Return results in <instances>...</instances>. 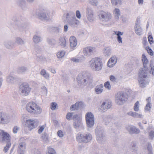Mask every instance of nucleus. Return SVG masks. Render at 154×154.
I'll use <instances>...</instances> for the list:
<instances>
[{
    "instance_id": "nucleus-1",
    "label": "nucleus",
    "mask_w": 154,
    "mask_h": 154,
    "mask_svg": "<svg viewBox=\"0 0 154 154\" xmlns=\"http://www.w3.org/2000/svg\"><path fill=\"white\" fill-rule=\"evenodd\" d=\"M89 65L92 70L98 71L102 69L103 63L100 58L95 57L89 61Z\"/></svg>"
},
{
    "instance_id": "nucleus-2",
    "label": "nucleus",
    "mask_w": 154,
    "mask_h": 154,
    "mask_svg": "<svg viewBox=\"0 0 154 154\" xmlns=\"http://www.w3.org/2000/svg\"><path fill=\"white\" fill-rule=\"evenodd\" d=\"M147 72H146V69H145L140 70L138 81L140 86L142 88L145 87L149 82V80L147 78Z\"/></svg>"
},
{
    "instance_id": "nucleus-3",
    "label": "nucleus",
    "mask_w": 154,
    "mask_h": 154,
    "mask_svg": "<svg viewBox=\"0 0 154 154\" xmlns=\"http://www.w3.org/2000/svg\"><path fill=\"white\" fill-rule=\"evenodd\" d=\"M78 83L80 85H85L88 82H91L92 78L86 74L83 73L79 74L77 78Z\"/></svg>"
},
{
    "instance_id": "nucleus-4",
    "label": "nucleus",
    "mask_w": 154,
    "mask_h": 154,
    "mask_svg": "<svg viewBox=\"0 0 154 154\" xmlns=\"http://www.w3.org/2000/svg\"><path fill=\"white\" fill-rule=\"evenodd\" d=\"M96 139L99 143H103L106 140L105 134L103 128L101 127L97 126L95 131Z\"/></svg>"
},
{
    "instance_id": "nucleus-5",
    "label": "nucleus",
    "mask_w": 154,
    "mask_h": 154,
    "mask_svg": "<svg viewBox=\"0 0 154 154\" xmlns=\"http://www.w3.org/2000/svg\"><path fill=\"white\" fill-rule=\"evenodd\" d=\"M127 96L123 92H118L116 95L115 100L116 103L119 105L123 104L127 100Z\"/></svg>"
},
{
    "instance_id": "nucleus-6",
    "label": "nucleus",
    "mask_w": 154,
    "mask_h": 154,
    "mask_svg": "<svg viewBox=\"0 0 154 154\" xmlns=\"http://www.w3.org/2000/svg\"><path fill=\"white\" fill-rule=\"evenodd\" d=\"M92 135L89 133H79L76 136L77 140L79 142L87 143L90 141L92 139Z\"/></svg>"
},
{
    "instance_id": "nucleus-7",
    "label": "nucleus",
    "mask_w": 154,
    "mask_h": 154,
    "mask_svg": "<svg viewBox=\"0 0 154 154\" xmlns=\"http://www.w3.org/2000/svg\"><path fill=\"white\" fill-rule=\"evenodd\" d=\"M66 18L68 23L71 26L75 27L77 25L78 21L76 19L74 13L70 12L67 13Z\"/></svg>"
},
{
    "instance_id": "nucleus-8",
    "label": "nucleus",
    "mask_w": 154,
    "mask_h": 154,
    "mask_svg": "<svg viewBox=\"0 0 154 154\" xmlns=\"http://www.w3.org/2000/svg\"><path fill=\"white\" fill-rule=\"evenodd\" d=\"M98 16L100 21L103 23L109 21L112 18V15L110 12L103 11H100Z\"/></svg>"
},
{
    "instance_id": "nucleus-9",
    "label": "nucleus",
    "mask_w": 154,
    "mask_h": 154,
    "mask_svg": "<svg viewBox=\"0 0 154 154\" xmlns=\"http://www.w3.org/2000/svg\"><path fill=\"white\" fill-rule=\"evenodd\" d=\"M85 119L87 126L89 128L93 127L94 124V117L91 112H88L86 113Z\"/></svg>"
},
{
    "instance_id": "nucleus-10",
    "label": "nucleus",
    "mask_w": 154,
    "mask_h": 154,
    "mask_svg": "<svg viewBox=\"0 0 154 154\" xmlns=\"http://www.w3.org/2000/svg\"><path fill=\"white\" fill-rule=\"evenodd\" d=\"M31 90V88L28 84L23 83L20 85L19 91L21 95L26 96L29 94Z\"/></svg>"
},
{
    "instance_id": "nucleus-11",
    "label": "nucleus",
    "mask_w": 154,
    "mask_h": 154,
    "mask_svg": "<svg viewBox=\"0 0 154 154\" xmlns=\"http://www.w3.org/2000/svg\"><path fill=\"white\" fill-rule=\"evenodd\" d=\"M11 120V116L8 113L3 112H0V124H7Z\"/></svg>"
},
{
    "instance_id": "nucleus-12",
    "label": "nucleus",
    "mask_w": 154,
    "mask_h": 154,
    "mask_svg": "<svg viewBox=\"0 0 154 154\" xmlns=\"http://www.w3.org/2000/svg\"><path fill=\"white\" fill-rule=\"evenodd\" d=\"M11 136L8 133L0 130V142L2 143L10 142Z\"/></svg>"
},
{
    "instance_id": "nucleus-13",
    "label": "nucleus",
    "mask_w": 154,
    "mask_h": 154,
    "mask_svg": "<svg viewBox=\"0 0 154 154\" xmlns=\"http://www.w3.org/2000/svg\"><path fill=\"white\" fill-rule=\"evenodd\" d=\"M26 140L25 137L21 138L19 140L17 150L18 154H24L26 146V143L25 141Z\"/></svg>"
},
{
    "instance_id": "nucleus-14",
    "label": "nucleus",
    "mask_w": 154,
    "mask_h": 154,
    "mask_svg": "<svg viewBox=\"0 0 154 154\" xmlns=\"http://www.w3.org/2000/svg\"><path fill=\"white\" fill-rule=\"evenodd\" d=\"M86 17L90 22H92L95 20L94 13L91 8L87 7L86 8Z\"/></svg>"
},
{
    "instance_id": "nucleus-15",
    "label": "nucleus",
    "mask_w": 154,
    "mask_h": 154,
    "mask_svg": "<svg viewBox=\"0 0 154 154\" xmlns=\"http://www.w3.org/2000/svg\"><path fill=\"white\" fill-rule=\"evenodd\" d=\"M26 124L29 130L36 128L38 125V121L36 120L30 119L27 121Z\"/></svg>"
},
{
    "instance_id": "nucleus-16",
    "label": "nucleus",
    "mask_w": 154,
    "mask_h": 154,
    "mask_svg": "<svg viewBox=\"0 0 154 154\" xmlns=\"http://www.w3.org/2000/svg\"><path fill=\"white\" fill-rule=\"evenodd\" d=\"M140 19L137 18L135 23L134 29L135 32L138 35L142 34V29L140 26Z\"/></svg>"
},
{
    "instance_id": "nucleus-17",
    "label": "nucleus",
    "mask_w": 154,
    "mask_h": 154,
    "mask_svg": "<svg viewBox=\"0 0 154 154\" xmlns=\"http://www.w3.org/2000/svg\"><path fill=\"white\" fill-rule=\"evenodd\" d=\"M95 51V48L91 47H86L84 48L83 50L84 54L87 57L93 54Z\"/></svg>"
},
{
    "instance_id": "nucleus-18",
    "label": "nucleus",
    "mask_w": 154,
    "mask_h": 154,
    "mask_svg": "<svg viewBox=\"0 0 154 154\" xmlns=\"http://www.w3.org/2000/svg\"><path fill=\"white\" fill-rule=\"evenodd\" d=\"M40 17L42 20H48L50 19L51 17L50 12L48 11L42 12L40 14Z\"/></svg>"
},
{
    "instance_id": "nucleus-19",
    "label": "nucleus",
    "mask_w": 154,
    "mask_h": 154,
    "mask_svg": "<svg viewBox=\"0 0 154 154\" xmlns=\"http://www.w3.org/2000/svg\"><path fill=\"white\" fill-rule=\"evenodd\" d=\"M126 129L130 134H138L140 132V130L133 126L129 125L127 127Z\"/></svg>"
},
{
    "instance_id": "nucleus-20",
    "label": "nucleus",
    "mask_w": 154,
    "mask_h": 154,
    "mask_svg": "<svg viewBox=\"0 0 154 154\" xmlns=\"http://www.w3.org/2000/svg\"><path fill=\"white\" fill-rule=\"evenodd\" d=\"M117 61V57L115 56H112L110 58L108 63V66L109 67H112L116 64Z\"/></svg>"
},
{
    "instance_id": "nucleus-21",
    "label": "nucleus",
    "mask_w": 154,
    "mask_h": 154,
    "mask_svg": "<svg viewBox=\"0 0 154 154\" xmlns=\"http://www.w3.org/2000/svg\"><path fill=\"white\" fill-rule=\"evenodd\" d=\"M110 103L108 102H103L101 105L100 109L102 111H105L107 109L110 108L111 106Z\"/></svg>"
},
{
    "instance_id": "nucleus-22",
    "label": "nucleus",
    "mask_w": 154,
    "mask_h": 154,
    "mask_svg": "<svg viewBox=\"0 0 154 154\" xmlns=\"http://www.w3.org/2000/svg\"><path fill=\"white\" fill-rule=\"evenodd\" d=\"M4 45L6 48L9 49H13L14 47L13 42L11 40L5 41Z\"/></svg>"
},
{
    "instance_id": "nucleus-23",
    "label": "nucleus",
    "mask_w": 154,
    "mask_h": 154,
    "mask_svg": "<svg viewBox=\"0 0 154 154\" xmlns=\"http://www.w3.org/2000/svg\"><path fill=\"white\" fill-rule=\"evenodd\" d=\"M31 114L34 115L40 114L42 111V109L36 104V106L33 108Z\"/></svg>"
},
{
    "instance_id": "nucleus-24",
    "label": "nucleus",
    "mask_w": 154,
    "mask_h": 154,
    "mask_svg": "<svg viewBox=\"0 0 154 154\" xmlns=\"http://www.w3.org/2000/svg\"><path fill=\"white\" fill-rule=\"evenodd\" d=\"M36 106V103L33 102H30L28 103L26 106V110L29 113H31L33 108Z\"/></svg>"
},
{
    "instance_id": "nucleus-25",
    "label": "nucleus",
    "mask_w": 154,
    "mask_h": 154,
    "mask_svg": "<svg viewBox=\"0 0 154 154\" xmlns=\"http://www.w3.org/2000/svg\"><path fill=\"white\" fill-rule=\"evenodd\" d=\"M69 41L70 46L71 48H73L76 46L77 41L74 36H71L69 38Z\"/></svg>"
},
{
    "instance_id": "nucleus-26",
    "label": "nucleus",
    "mask_w": 154,
    "mask_h": 154,
    "mask_svg": "<svg viewBox=\"0 0 154 154\" xmlns=\"http://www.w3.org/2000/svg\"><path fill=\"white\" fill-rule=\"evenodd\" d=\"M103 121L105 123L106 125H108L112 120V117L110 115L103 116L102 117Z\"/></svg>"
},
{
    "instance_id": "nucleus-27",
    "label": "nucleus",
    "mask_w": 154,
    "mask_h": 154,
    "mask_svg": "<svg viewBox=\"0 0 154 154\" xmlns=\"http://www.w3.org/2000/svg\"><path fill=\"white\" fill-rule=\"evenodd\" d=\"M40 74L45 79L49 80L50 79V75L47 72L46 70L44 69L41 70L40 72Z\"/></svg>"
},
{
    "instance_id": "nucleus-28",
    "label": "nucleus",
    "mask_w": 154,
    "mask_h": 154,
    "mask_svg": "<svg viewBox=\"0 0 154 154\" xmlns=\"http://www.w3.org/2000/svg\"><path fill=\"white\" fill-rule=\"evenodd\" d=\"M127 114L136 118H143V115L142 114H139L138 113L133 112L132 111H131L127 113Z\"/></svg>"
},
{
    "instance_id": "nucleus-29",
    "label": "nucleus",
    "mask_w": 154,
    "mask_h": 154,
    "mask_svg": "<svg viewBox=\"0 0 154 154\" xmlns=\"http://www.w3.org/2000/svg\"><path fill=\"white\" fill-rule=\"evenodd\" d=\"M103 86L102 84H100L97 86L95 88L96 93L99 94L102 93L103 91Z\"/></svg>"
},
{
    "instance_id": "nucleus-30",
    "label": "nucleus",
    "mask_w": 154,
    "mask_h": 154,
    "mask_svg": "<svg viewBox=\"0 0 154 154\" xmlns=\"http://www.w3.org/2000/svg\"><path fill=\"white\" fill-rule=\"evenodd\" d=\"M142 60L143 62V65L144 66V67L143 68H142L141 69H146V72H148L147 68L146 66L147 63L148 62V60L147 59L145 56L144 54H143L142 56Z\"/></svg>"
},
{
    "instance_id": "nucleus-31",
    "label": "nucleus",
    "mask_w": 154,
    "mask_h": 154,
    "mask_svg": "<svg viewBox=\"0 0 154 154\" xmlns=\"http://www.w3.org/2000/svg\"><path fill=\"white\" fill-rule=\"evenodd\" d=\"M82 103L78 102L72 105L70 107V109L71 110L73 111L75 110H77L78 109L80 108L82 105Z\"/></svg>"
},
{
    "instance_id": "nucleus-32",
    "label": "nucleus",
    "mask_w": 154,
    "mask_h": 154,
    "mask_svg": "<svg viewBox=\"0 0 154 154\" xmlns=\"http://www.w3.org/2000/svg\"><path fill=\"white\" fill-rule=\"evenodd\" d=\"M17 81V79L11 75L8 76L7 77V81L9 83L12 84L15 83Z\"/></svg>"
},
{
    "instance_id": "nucleus-33",
    "label": "nucleus",
    "mask_w": 154,
    "mask_h": 154,
    "mask_svg": "<svg viewBox=\"0 0 154 154\" xmlns=\"http://www.w3.org/2000/svg\"><path fill=\"white\" fill-rule=\"evenodd\" d=\"M103 54L105 56H108L111 54V49L109 47H105L103 50Z\"/></svg>"
},
{
    "instance_id": "nucleus-34",
    "label": "nucleus",
    "mask_w": 154,
    "mask_h": 154,
    "mask_svg": "<svg viewBox=\"0 0 154 154\" xmlns=\"http://www.w3.org/2000/svg\"><path fill=\"white\" fill-rule=\"evenodd\" d=\"M113 13L115 14V19L117 20H118L120 14V10L118 8H116L113 11Z\"/></svg>"
},
{
    "instance_id": "nucleus-35",
    "label": "nucleus",
    "mask_w": 154,
    "mask_h": 154,
    "mask_svg": "<svg viewBox=\"0 0 154 154\" xmlns=\"http://www.w3.org/2000/svg\"><path fill=\"white\" fill-rule=\"evenodd\" d=\"M66 53L64 51H61L58 52L57 54V56L58 58H62L63 57Z\"/></svg>"
},
{
    "instance_id": "nucleus-36",
    "label": "nucleus",
    "mask_w": 154,
    "mask_h": 154,
    "mask_svg": "<svg viewBox=\"0 0 154 154\" xmlns=\"http://www.w3.org/2000/svg\"><path fill=\"white\" fill-rule=\"evenodd\" d=\"M59 44L60 45L63 47H64L66 45V41L63 37H60L59 39Z\"/></svg>"
},
{
    "instance_id": "nucleus-37",
    "label": "nucleus",
    "mask_w": 154,
    "mask_h": 154,
    "mask_svg": "<svg viewBox=\"0 0 154 154\" xmlns=\"http://www.w3.org/2000/svg\"><path fill=\"white\" fill-rule=\"evenodd\" d=\"M15 42L19 45H22L24 44V41L22 38L19 37L16 38Z\"/></svg>"
},
{
    "instance_id": "nucleus-38",
    "label": "nucleus",
    "mask_w": 154,
    "mask_h": 154,
    "mask_svg": "<svg viewBox=\"0 0 154 154\" xmlns=\"http://www.w3.org/2000/svg\"><path fill=\"white\" fill-rule=\"evenodd\" d=\"M73 125L74 127L76 129L81 127L82 126V123L80 121H76L74 123Z\"/></svg>"
},
{
    "instance_id": "nucleus-39",
    "label": "nucleus",
    "mask_w": 154,
    "mask_h": 154,
    "mask_svg": "<svg viewBox=\"0 0 154 154\" xmlns=\"http://www.w3.org/2000/svg\"><path fill=\"white\" fill-rule=\"evenodd\" d=\"M41 38L38 36H37L36 35H34L33 37V42L36 43H37L41 41Z\"/></svg>"
},
{
    "instance_id": "nucleus-40",
    "label": "nucleus",
    "mask_w": 154,
    "mask_h": 154,
    "mask_svg": "<svg viewBox=\"0 0 154 154\" xmlns=\"http://www.w3.org/2000/svg\"><path fill=\"white\" fill-rule=\"evenodd\" d=\"M36 60L38 62H42L46 61V59L42 56H38L37 57Z\"/></svg>"
},
{
    "instance_id": "nucleus-41",
    "label": "nucleus",
    "mask_w": 154,
    "mask_h": 154,
    "mask_svg": "<svg viewBox=\"0 0 154 154\" xmlns=\"http://www.w3.org/2000/svg\"><path fill=\"white\" fill-rule=\"evenodd\" d=\"M61 28V26L60 25H58L57 26L53 27H52V30H54V32L57 33H59L60 29Z\"/></svg>"
},
{
    "instance_id": "nucleus-42",
    "label": "nucleus",
    "mask_w": 154,
    "mask_h": 154,
    "mask_svg": "<svg viewBox=\"0 0 154 154\" xmlns=\"http://www.w3.org/2000/svg\"><path fill=\"white\" fill-rule=\"evenodd\" d=\"M139 103L138 101H137L134 105V111L138 112L139 110Z\"/></svg>"
},
{
    "instance_id": "nucleus-43",
    "label": "nucleus",
    "mask_w": 154,
    "mask_h": 154,
    "mask_svg": "<svg viewBox=\"0 0 154 154\" xmlns=\"http://www.w3.org/2000/svg\"><path fill=\"white\" fill-rule=\"evenodd\" d=\"M19 72L21 73H23L26 72L27 70V67L22 66L20 67L19 68Z\"/></svg>"
},
{
    "instance_id": "nucleus-44",
    "label": "nucleus",
    "mask_w": 154,
    "mask_h": 154,
    "mask_svg": "<svg viewBox=\"0 0 154 154\" xmlns=\"http://www.w3.org/2000/svg\"><path fill=\"white\" fill-rule=\"evenodd\" d=\"M111 1L112 4L115 5H120L121 2V0H111Z\"/></svg>"
},
{
    "instance_id": "nucleus-45",
    "label": "nucleus",
    "mask_w": 154,
    "mask_h": 154,
    "mask_svg": "<svg viewBox=\"0 0 154 154\" xmlns=\"http://www.w3.org/2000/svg\"><path fill=\"white\" fill-rule=\"evenodd\" d=\"M57 106V103L55 102H52L50 104V108L52 110H55Z\"/></svg>"
},
{
    "instance_id": "nucleus-46",
    "label": "nucleus",
    "mask_w": 154,
    "mask_h": 154,
    "mask_svg": "<svg viewBox=\"0 0 154 154\" xmlns=\"http://www.w3.org/2000/svg\"><path fill=\"white\" fill-rule=\"evenodd\" d=\"M113 35H116L117 36V37L121 36V35H122L123 34V32H121L119 31H113Z\"/></svg>"
},
{
    "instance_id": "nucleus-47",
    "label": "nucleus",
    "mask_w": 154,
    "mask_h": 154,
    "mask_svg": "<svg viewBox=\"0 0 154 154\" xmlns=\"http://www.w3.org/2000/svg\"><path fill=\"white\" fill-rule=\"evenodd\" d=\"M113 35H116L117 36V37L121 36V35H122L123 34V32H121L119 31H113Z\"/></svg>"
},
{
    "instance_id": "nucleus-48",
    "label": "nucleus",
    "mask_w": 154,
    "mask_h": 154,
    "mask_svg": "<svg viewBox=\"0 0 154 154\" xmlns=\"http://www.w3.org/2000/svg\"><path fill=\"white\" fill-rule=\"evenodd\" d=\"M6 143V145L5 147L3 150L4 152H6L8 151L11 145V142L7 143Z\"/></svg>"
},
{
    "instance_id": "nucleus-49",
    "label": "nucleus",
    "mask_w": 154,
    "mask_h": 154,
    "mask_svg": "<svg viewBox=\"0 0 154 154\" xmlns=\"http://www.w3.org/2000/svg\"><path fill=\"white\" fill-rule=\"evenodd\" d=\"M104 86L105 88L108 90H110L111 88V85L109 82L107 81L105 82L104 84Z\"/></svg>"
},
{
    "instance_id": "nucleus-50",
    "label": "nucleus",
    "mask_w": 154,
    "mask_h": 154,
    "mask_svg": "<svg viewBox=\"0 0 154 154\" xmlns=\"http://www.w3.org/2000/svg\"><path fill=\"white\" fill-rule=\"evenodd\" d=\"M16 24L19 27H23L25 26V23L23 22H21L20 21H18Z\"/></svg>"
},
{
    "instance_id": "nucleus-51",
    "label": "nucleus",
    "mask_w": 154,
    "mask_h": 154,
    "mask_svg": "<svg viewBox=\"0 0 154 154\" xmlns=\"http://www.w3.org/2000/svg\"><path fill=\"white\" fill-rule=\"evenodd\" d=\"M47 154H56L54 150L52 148H49Z\"/></svg>"
},
{
    "instance_id": "nucleus-52",
    "label": "nucleus",
    "mask_w": 154,
    "mask_h": 154,
    "mask_svg": "<svg viewBox=\"0 0 154 154\" xmlns=\"http://www.w3.org/2000/svg\"><path fill=\"white\" fill-rule=\"evenodd\" d=\"M89 3L92 5L97 6L98 3L97 0H90Z\"/></svg>"
},
{
    "instance_id": "nucleus-53",
    "label": "nucleus",
    "mask_w": 154,
    "mask_h": 154,
    "mask_svg": "<svg viewBox=\"0 0 154 154\" xmlns=\"http://www.w3.org/2000/svg\"><path fill=\"white\" fill-rule=\"evenodd\" d=\"M41 92L44 94L46 95L47 94L48 90L47 88L45 86H42L41 88Z\"/></svg>"
},
{
    "instance_id": "nucleus-54",
    "label": "nucleus",
    "mask_w": 154,
    "mask_h": 154,
    "mask_svg": "<svg viewBox=\"0 0 154 154\" xmlns=\"http://www.w3.org/2000/svg\"><path fill=\"white\" fill-rule=\"evenodd\" d=\"M73 114V113L71 112L68 113L66 115V119H67L70 120L72 119V116Z\"/></svg>"
},
{
    "instance_id": "nucleus-55",
    "label": "nucleus",
    "mask_w": 154,
    "mask_h": 154,
    "mask_svg": "<svg viewBox=\"0 0 154 154\" xmlns=\"http://www.w3.org/2000/svg\"><path fill=\"white\" fill-rule=\"evenodd\" d=\"M146 49L148 53L150 55H153V52L149 47H146Z\"/></svg>"
},
{
    "instance_id": "nucleus-56",
    "label": "nucleus",
    "mask_w": 154,
    "mask_h": 154,
    "mask_svg": "<svg viewBox=\"0 0 154 154\" xmlns=\"http://www.w3.org/2000/svg\"><path fill=\"white\" fill-rule=\"evenodd\" d=\"M154 137V131H151L149 132V138L151 139H152Z\"/></svg>"
},
{
    "instance_id": "nucleus-57",
    "label": "nucleus",
    "mask_w": 154,
    "mask_h": 154,
    "mask_svg": "<svg viewBox=\"0 0 154 154\" xmlns=\"http://www.w3.org/2000/svg\"><path fill=\"white\" fill-rule=\"evenodd\" d=\"M110 80L112 82H116L117 79L114 76L111 75L109 76Z\"/></svg>"
},
{
    "instance_id": "nucleus-58",
    "label": "nucleus",
    "mask_w": 154,
    "mask_h": 154,
    "mask_svg": "<svg viewBox=\"0 0 154 154\" xmlns=\"http://www.w3.org/2000/svg\"><path fill=\"white\" fill-rule=\"evenodd\" d=\"M42 137L44 141H47L48 140V137L47 134H42Z\"/></svg>"
},
{
    "instance_id": "nucleus-59",
    "label": "nucleus",
    "mask_w": 154,
    "mask_h": 154,
    "mask_svg": "<svg viewBox=\"0 0 154 154\" xmlns=\"http://www.w3.org/2000/svg\"><path fill=\"white\" fill-rule=\"evenodd\" d=\"M22 118L24 120V122H26L27 121L29 120V119H28V116L26 114H23L22 116Z\"/></svg>"
},
{
    "instance_id": "nucleus-60",
    "label": "nucleus",
    "mask_w": 154,
    "mask_h": 154,
    "mask_svg": "<svg viewBox=\"0 0 154 154\" xmlns=\"http://www.w3.org/2000/svg\"><path fill=\"white\" fill-rule=\"evenodd\" d=\"M71 60L75 63H79L81 61V60L80 58H73L71 59Z\"/></svg>"
},
{
    "instance_id": "nucleus-61",
    "label": "nucleus",
    "mask_w": 154,
    "mask_h": 154,
    "mask_svg": "<svg viewBox=\"0 0 154 154\" xmlns=\"http://www.w3.org/2000/svg\"><path fill=\"white\" fill-rule=\"evenodd\" d=\"M19 129V128L17 126H14L13 129V132L14 133H17Z\"/></svg>"
},
{
    "instance_id": "nucleus-62",
    "label": "nucleus",
    "mask_w": 154,
    "mask_h": 154,
    "mask_svg": "<svg viewBox=\"0 0 154 154\" xmlns=\"http://www.w3.org/2000/svg\"><path fill=\"white\" fill-rule=\"evenodd\" d=\"M148 38L149 42L150 43V44H151L152 43H153L154 41L153 40V38L152 35H149Z\"/></svg>"
},
{
    "instance_id": "nucleus-63",
    "label": "nucleus",
    "mask_w": 154,
    "mask_h": 154,
    "mask_svg": "<svg viewBox=\"0 0 154 154\" xmlns=\"http://www.w3.org/2000/svg\"><path fill=\"white\" fill-rule=\"evenodd\" d=\"M57 135L60 137H62L64 136V134L61 130H59L57 132Z\"/></svg>"
},
{
    "instance_id": "nucleus-64",
    "label": "nucleus",
    "mask_w": 154,
    "mask_h": 154,
    "mask_svg": "<svg viewBox=\"0 0 154 154\" xmlns=\"http://www.w3.org/2000/svg\"><path fill=\"white\" fill-rule=\"evenodd\" d=\"M150 105V103H147L146 104V106L145 108V110L149 111L150 109L151 108Z\"/></svg>"
}]
</instances>
